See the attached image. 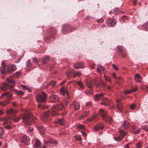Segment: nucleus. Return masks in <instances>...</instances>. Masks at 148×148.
I'll return each instance as SVG.
<instances>
[{"instance_id":"2f4dec72","label":"nucleus","mask_w":148,"mask_h":148,"mask_svg":"<svg viewBox=\"0 0 148 148\" xmlns=\"http://www.w3.org/2000/svg\"><path fill=\"white\" fill-rule=\"evenodd\" d=\"M56 83V81H51L50 82L49 84L47 85V87H50L51 85H52V86H54Z\"/></svg>"},{"instance_id":"69168bd1","label":"nucleus","mask_w":148,"mask_h":148,"mask_svg":"<svg viewBox=\"0 0 148 148\" xmlns=\"http://www.w3.org/2000/svg\"><path fill=\"white\" fill-rule=\"evenodd\" d=\"M113 67V68L116 70H118V69L117 68V66L114 65V64H112Z\"/></svg>"},{"instance_id":"4be33fe9","label":"nucleus","mask_w":148,"mask_h":148,"mask_svg":"<svg viewBox=\"0 0 148 148\" xmlns=\"http://www.w3.org/2000/svg\"><path fill=\"white\" fill-rule=\"evenodd\" d=\"M74 67L76 69L83 68V64L82 62H77L75 63Z\"/></svg>"},{"instance_id":"39448f33","label":"nucleus","mask_w":148,"mask_h":148,"mask_svg":"<svg viewBox=\"0 0 148 148\" xmlns=\"http://www.w3.org/2000/svg\"><path fill=\"white\" fill-rule=\"evenodd\" d=\"M16 66L13 64H10L9 66L5 65V62L3 61L1 66L0 67V71L2 74H7L11 71H14L16 69Z\"/></svg>"},{"instance_id":"f8f14e48","label":"nucleus","mask_w":148,"mask_h":148,"mask_svg":"<svg viewBox=\"0 0 148 148\" xmlns=\"http://www.w3.org/2000/svg\"><path fill=\"white\" fill-rule=\"evenodd\" d=\"M117 48L119 51L120 54L121 55L123 58L125 57L126 53V50L123 47L121 46L118 47Z\"/></svg>"},{"instance_id":"8fccbe9b","label":"nucleus","mask_w":148,"mask_h":148,"mask_svg":"<svg viewBox=\"0 0 148 148\" xmlns=\"http://www.w3.org/2000/svg\"><path fill=\"white\" fill-rule=\"evenodd\" d=\"M141 146V142L138 143L136 145L137 148H140Z\"/></svg>"},{"instance_id":"ea45409f","label":"nucleus","mask_w":148,"mask_h":148,"mask_svg":"<svg viewBox=\"0 0 148 148\" xmlns=\"http://www.w3.org/2000/svg\"><path fill=\"white\" fill-rule=\"evenodd\" d=\"M50 98L51 99H57L58 98V96L55 95H50Z\"/></svg>"},{"instance_id":"864d4df0","label":"nucleus","mask_w":148,"mask_h":148,"mask_svg":"<svg viewBox=\"0 0 148 148\" xmlns=\"http://www.w3.org/2000/svg\"><path fill=\"white\" fill-rule=\"evenodd\" d=\"M21 86L23 88V89L25 90H30V89H29L26 86L21 85Z\"/></svg>"},{"instance_id":"f3484780","label":"nucleus","mask_w":148,"mask_h":148,"mask_svg":"<svg viewBox=\"0 0 148 148\" xmlns=\"http://www.w3.org/2000/svg\"><path fill=\"white\" fill-rule=\"evenodd\" d=\"M104 126L102 123H99L97 124L94 127V129L95 131H96L100 129H102L104 128Z\"/></svg>"},{"instance_id":"f03ea898","label":"nucleus","mask_w":148,"mask_h":148,"mask_svg":"<svg viewBox=\"0 0 148 148\" xmlns=\"http://www.w3.org/2000/svg\"><path fill=\"white\" fill-rule=\"evenodd\" d=\"M6 80L7 82L4 83L3 86L0 87L2 91L6 90L9 88L11 91H14L17 95H23L24 93L23 92L14 88L15 82L12 77L10 76L7 78Z\"/></svg>"},{"instance_id":"4468645a","label":"nucleus","mask_w":148,"mask_h":148,"mask_svg":"<svg viewBox=\"0 0 148 148\" xmlns=\"http://www.w3.org/2000/svg\"><path fill=\"white\" fill-rule=\"evenodd\" d=\"M5 97L7 98L8 100L12 98V95L11 94L8 92H5L3 93L0 97Z\"/></svg>"},{"instance_id":"e433bc0d","label":"nucleus","mask_w":148,"mask_h":148,"mask_svg":"<svg viewBox=\"0 0 148 148\" xmlns=\"http://www.w3.org/2000/svg\"><path fill=\"white\" fill-rule=\"evenodd\" d=\"M95 84L96 85H97L98 86H100V84H101L102 86H106V83H104L101 80H100L99 82V84H97L96 82H95Z\"/></svg>"},{"instance_id":"393cba45","label":"nucleus","mask_w":148,"mask_h":148,"mask_svg":"<svg viewBox=\"0 0 148 148\" xmlns=\"http://www.w3.org/2000/svg\"><path fill=\"white\" fill-rule=\"evenodd\" d=\"M105 68L104 66H102L100 64L98 65L97 67V71L98 73H99L101 71H104Z\"/></svg>"},{"instance_id":"680f3d73","label":"nucleus","mask_w":148,"mask_h":148,"mask_svg":"<svg viewBox=\"0 0 148 148\" xmlns=\"http://www.w3.org/2000/svg\"><path fill=\"white\" fill-rule=\"evenodd\" d=\"M7 104L6 102H0V106H4Z\"/></svg>"},{"instance_id":"a211bd4d","label":"nucleus","mask_w":148,"mask_h":148,"mask_svg":"<svg viewBox=\"0 0 148 148\" xmlns=\"http://www.w3.org/2000/svg\"><path fill=\"white\" fill-rule=\"evenodd\" d=\"M60 93L61 94L64 95H65V94H66L68 97H69V95L68 94L66 89H65L64 86L61 88Z\"/></svg>"},{"instance_id":"473e14b6","label":"nucleus","mask_w":148,"mask_h":148,"mask_svg":"<svg viewBox=\"0 0 148 148\" xmlns=\"http://www.w3.org/2000/svg\"><path fill=\"white\" fill-rule=\"evenodd\" d=\"M143 28L145 31H148V21L145 23L143 25Z\"/></svg>"},{"instance_id":"6ab92c4d","label":"nucleus","mask_w":148,"mask_h":148,"mask_svg":"<svg viewBox=\"0 0 148 148\" xmlns=\"http://www.w3.org/2000/svg\"><path fill=\"white\" fill-rule=\"evenodd\" d=\"M45 143L47 145L54 146L57 144V142L56 141L51 140L45 142Z\"/></svg>"},{"instance_id":"9d476101","label":"nucleus","mask_w":148,"mask_h":148,"mask_svg":"<svg viewBox=\"0 0 148 148\" xmlns=\"http://www.w3.org/2000/svg\"><path fill=\"white\" fill-rule=\"evenodd\" d=\"M47 31L49 33L51 36L49 39L51 41H52L54 38V35L55 34L56 32V29L53 27H51L48 29Z\"/></svg>"},{"instance_id":"a19ab883","label":"nucleus","mask_w":148,"mask_h":148,"mask_svg":"<svg viewBox=\"0 0 148 148\" xmlns=\"http://www.w3.org/2000/svg\"><path fill=\"white\" fill-rule=\"evenodd\" d=\"M77 127L80 130H84L85 128L83 125H79L77 126Z\"/></svg>"},{"instance_id":"13d9d810","label":"nucleus","mask_w":148,"mask_h":148,"mask_svg":"<svg viewBox=\"0 0 148 148\" xmlns=\"http://www.w3.org/2000/svg\"><path fill=\"white\" fill-rule=\"evenodd\" d=\"M138 88L137 87H136L134 88L131 90L132 92H135L138 90Z\"/></svg>"},{"instance_id":"5fc2aeb1","label":"nucleus","mask_w":148,"mask_h":148,"mask_svg":"<svg viewBox=\"0 0 148 148\" xmlns=\"http://www.w3.org/2000/svg\"><path fill=\"white\" fill-rule=\"evenodd\" d=\"M104 21V19L102 18H101L100 19L97 20V23H101Z\"/></svg>"},{"instance_id":"4c0bfd02","label":"nucleus","mask_w":148,"mask_h":148,"mask_svg":"<svg viewBox=\"0 0 148 148\" xmlns=\"http://www.w3.org/2000/svg\"><path fill=\"white\" fill-rule=\"evenodd\" d=\"M27 66L30 67L31 66V63L30 60H28L26 62Z\"/></svg>"},{"instance_id":"052dcab7","label":"nucleus","mask_w":148,"mask_h":148,"mask_svg":"<svg viewBox=\"0 0 148 148\" xmlns=\"http://www.w3.org/2000/svg\"><path fill=\"white\" fill-rule=\"evenodd\" d=\"M132 92L131 90H127V91H125L124 92V93L125 94L127 95L128 94H130V93H131Z\"/></svg>"},{"instance_id":"9b49d317","label":"nucleus","mask_w":148,"mask_h":148,"mask_svg":"<svg viewBox=\"0 0 148 148\" xmlns=\"http://www.w3.org/2000/svg\"><path fill=\"white\" fill-rule=\"evenodd\" d=\"M119 132L120 133L119 136L114 138L115 140L116 141H118L122 140L126 134L123 130H119Z\"/></svg>"},{"instance_id":"49530a36","label":"nucleus","mask_w":148,"mask_h":148,"mask_svg":"<svg viewBox=\"0 0 148 148\" xmlns=\"http://www.w3.org/2000/svg\"><path fill=\"white\" fill-rule=\"evenodd\" d=\"M85 93L87 95L91 96L92 95V92L89 91L85 92Z\"/></svg>"},{"instance_id":"dca6fc26","label":"nucleus","mask_w":148,"mask_h":148,"mask_svg":"<svg viewBox=\"0 0 148 148\" xmlns=\"http://www.w3.org/2000/svg\"><path fill=\"white\" fill-rule=\"evenodd\" d=\"M107 22L108 25L111 27L114 26L116 24V21L110 18L108 19Z\"/></svg>"},{"instance_id":"20e7f679","label":"nucleus","mask_w":148,"mask_h":148,"mask_svg":"<svg viewBox=\"0 0 148 148\" xmlns=\"http://www.w3.org/2000/svg\"><path fill=\"white\" fill-rule=\"evenodd\" d=\"M21 117L23 122L25 124L29 125L31 124L33 120L32 115L29 110L22 109L21 110Z\"/></svg>"},{"instance_id":"aec40b11","label":"nucleus","mask_w":148,"mask_h":148,"mask_svg":"<svg viewBox=\"0 0 148 148\" xmlns=\"http://www.w3.org/2000/svg\"><path fill=\"white\" fill-rule=\"evenodd\" d=\"M134 80L137 82H139L142 81V77L139 74H136L135 75Z\"/></svg>"},{"instance_id":"b1692460","label":"nucleus","mask_w":148,"mask_h":148,"mask_svg":"<svg viewBox=\"0 0 148 148\" xmlns=\"http://www.w3.org/2000/svg\"><path fill=\"white\" fill-rule=\"evenodd\" d=\"M65 123V120L63 118L59 119L57 121H54V123H59L62 125H63Z\"/></svg>"},{"instance_id":"09e8293b","label":"nucleus","mask_w":148,"mask_h":148,"mask_svg":"<svg viewBox=\"0 0 148 148\" xmlns=\"http://www.w3.org/2000/svg\"><path fill=\"white\" fill-rule=\"evenodd\" d=\"M142 129L147 130L148 131V127L145 125L142 126L141 127Z\"/></svg>"},{"instance_id":"bb28decb","label":"nucleus","mask_w":148,"mask_h":148,"mask_svg":"<svg viewBox=\"0 0 148 148\" xmlns=\"http://www.w3.org/2000/svg\"><path fill=\"white\" fill-rule=\"evenodd\" d=\"M38 107L40 109H45L47 108V106H45V104L42 103L41 102V103L38 104Z\"/></svg>"},{"instance_id":"423d86ee","label":"nucleus","mask_w":148,"mask_h":148,"mask_svg":"<svg viewBox=\"0 0 148 148\" xmlns=\"http://www.w3.org/2000/svg\"><path fill=\"white\" fill-rule=\"evenodd\" d=\"M99 114L102 116V119L110 124L112 121V118L108 115L106 111L102 109L99 110Z\"/></svg>"},{"instance_id":"a878e982","label":"nucleus","mask_w":148,"mask_h":148,"mask_svg":"<svg viewBox=\"0 0 148 148\" xmlns=\"http://www.w3.org/2000/svg\"><path fill=\"white\" fill-rule=\"evenodd\" d=\"M49 57L48 56H45L42 59V63L43 64H45L49 60Z\"/></svg>"},{"instance_id":"f704fd0d","label":"nucleus","mask_w":148,"mask_h":148,"mask_svg":"<svg viewBox=\"0 0 148 148\" xmlns=\"http://www.w3.org/2000/svg\"><path fill=\"white\" fill-rule=\"evenodd\" d=\"M81 75V73L79 71H77L76 73L75 72L74 75H73V76L74 78L76 77H78L80 76Z\"/></svg>"},{"instance_id":"37998d69","label":"nucleus","mask_w":148,"mask_h":148,"mask_svg":"<svg viewBox=\"0 0 148 148\" xmlns=\"http://www.w3.org/2000/svg\"><path fill=\"white\" fill-rule=\"evenodd\" d=\"M136 106L134 103H132L131 105H130V108L132 110H134L136 107Z\"/></svg>"},{"instance_id":"6e6d98bb","label":"nucleus","mask_w":148,"mask_h":148,"mask_svg":"<svg viewBox=\"0 0 148 148\" xmlns=\"http://www.w3.org/2000/svg\"><path fill=\"white\" fill-rule=\"evenodd\" d=\"M13 106L14 107H17V106H21V104H19V105L17 104L16 102H13Z\"/></svg>"},{"instance_id":"4d7b16f0","label":"nucleus","mask_w":148,"mask_h":148,"mask_svg":"<svg viewBox=\"0 0 148 148\" xmlns=\"http://www.w3.org/2000/svg\"><path fill=\"white\" fill-rule=\"evenodd\" d=\"M140 132V130L139 129H136V130L135 131V132H134V134H138Z\"/></svg>"},{"instance_id":"a18cd8bd","label":"nucleus","mask_w":148,"mask_h":148,"mask_svg":"<svg viewBox=\"0 0 148 148\" xmlns=\"http://www.w3.org/2000/svg\"><path fill=\"white\" fill-rule=\"evenodd\" d=\"M4 127L7 130H10L12 128L11 126L9 125H7L5 126H4Z\"/></svg>"},{"instance_id":"de8ad7c7","label":"nucleus","mask_w":148,"mask_h":148,"mask_svg":"<svg viewBox=\"0 0 148 148\" xmlns=\"http://www.w3.org/2000/svg\"><path fill=\"white\" fill-rule=\"evenodd\" d=\"M3 134V128L0 127V136H2Z\"/></svg>"},{"instance_id":"c03bdc74","label":"nucleus","mask_w":148,"mask_h":148,"mask_svg":"<svg viewBox=\"0 0 148 148\" xmlns=\"http://www.w3.org/2000/svg\"><path fill=\"white\" fill-rule=\"evenodd\" d=\"M21 74V71H18L14 75V77H18Z\"/></svg>"},{"instance_id":"1a4fd4ad","label":"nucleus","mask_w":148,"mask_h":148,"mask_svg":"<svg viewBox=\"0 0 148 148\" xmlns=\"http://www.w3.org/2000/svg\"><path fill=\"white\" fill-rule=\"evenodd\" d=\"M74 30L69 25L67 24L64 25L62 27V32L64 34H66L68 33L70 31H73Z\"/></svg>"},{"instance_id":"0e129e2a","label":"nucleus","mask_w":148,"mask_h":148,"mask_svg":"<svg viewBox=\"0 0 148 148\" xmlns=\"http://www.w3.org/2000/svg\"><path fill=\"white\" fill-rule=\"evenodd\" d=\"M76 139L77 140L80 141L82 140V139L80 136H78L76 137Z\"/></svg>"},{"instance_id":"e2e57ef3","label":"nucleus","mask_w":148,"mask_h":148,"mask_svg":"<svg viewBox=\"0 0 148 148\" xmlns=\"http://www.w3.org/2000/svg\"><path fill=\"white\" fill-rule=\"evenodd\" d=\"M33 62L34 63L37 64V60L36 58H34L33 59Z\"/></svg>"},{"instance_id":"72a5a7b5","label":"nucleus","mask_w":148,"mask_h":148,"mask_svg":"<svg viewBox=\"0 0 148 148\" xmlns=\"http://www.w3.org/2000/svg\"><path fill=\"white\" fill-rule=\"evenodd\" d=\"M89 113H90V112L89 111L84 112L83 113H82L81 114V119H82V118H83V117L86 116L88 115L89 114Z\"/></svg>"},{"instance_id":"ddd939ff","label":"nucleus","mask_w":148,"mask_h":148,"mask_svg":"<svg viewBox=\"0 0 148 148\" xmlns=\"http://www.w3.org/2000/svg\"><path fill=\"white\" fill-rule=\"evenodd\" d=\"M22 141L25 145H28L30 142L29 138L26 136H24L22 137Z\"/></svg>"},{"instance_id":"c85d7f7f","label":"nucleus","mask_w":148,"mask_h":148,"mask_svg":"<svg viewBox=\"0 0 148 148\" xmlns=\"http://www.w3.org/2000/svg\"><path fill=\"white\" fill-rule=\"evenodd\" d=\"M86 84L88 87L90 88V89H91V88L92 87V83L91 81L88 80L86 81Z\"/></svg>"},{"instance_id":"3c124183","label":"nucleus","mask_w":148,"mask_h":148,"mask_svg":"<svg viewBox=\"0 0 148 148\" xmlns=\"http://www.w3.org/2000/svg\"><path fill=\"white\" fill-rule=\"evenodd\" d=\"M104 77L105 79L108 81H109V82H111V80L110 79V78L109 77H107L105 76V75H104Z\"/></svg>"},{"instance_id":"7ed1b4c3","label":"nucleus","mask_w":148,"mask_h":148,"mask_svg":"<svg viewBox=\"0 0 148 148\" xmlns=\"http://www.w3.org/2000/svg\"><path fill=\"white\" fill-rule=\"evenodd\" d=\"M18 111L14 109L11 108L6 110L7 116L4 117L3 119L0 117V121H3V124L4 125L8 123L9 119L13 120L15 122H18L20 118L19 116L16 117V113Z\"/></svg>"},{"instance_id":"f257e3e1","label":"nucleus","mask_w":148,"mask_h":148,"mask_svg":"<svg viewBox=\"0 0 148 148\" xmlns=\"http://www.w3.org/2000/svg\"><path fill=\"white\" fill-rule=\"evenodd\" d=\"M63 109V106L61 104L54 106L49 111H46L43 112L42 117L41 118V120L44 123H47L51 120L49 118L50 113L52 116H56L58 115V113L57 111H59V110H62Z\"/></svg>"},{"instance_id":"cd10ccee","label":"nucleus","mask_w":148,"mask_h":148,"mask_svg":"<svg viewBox=\"0 0 148 148\" xmlns=\"http://www.w3.org/2000/svg\"><path fill=\"white\" fill-rule=\"evenodd\" d=\"M75 72L74 70L72 69L71 70L69 71L68 73L66 72V73L67 76V77H69L70 75H71V74H73L74 75Z\"/></svg>"},{"instance_id":"412c9836","label":"nucleus","mask_w":148,"mask_h":148,"mask_svg":"<svg viewBox=\"0 0 148 148\" xmlns=\"http://www.w3.org/2000/svg\"><path fill=\"white\" fill-rule=\"evenodd\" d=\"M130 125V124L127 121H125L123 124L121 125V126L123 127L124 130H126L129 127Z\"/></svg>"},{"instance_id":"c9c22d12","label":"nucleus","mask_w":148,"mask_h":148,"mask_svg":"<svg viewBox=\"0 0 148 148\" xmlns=\"http://www.w3.org/2000/svg\"><path fill=\"white\" fill-rule=\"evenodd\" d=\"M76 84H78L82 89H83L84 86L83 84L80 81H79L78 82H76Z\"/></svg>"},{"instance_id":"7c9ffc66","label":"nucleus","mask_w":148,"mask_h":148,"mask_svg":"<svg viewBox=\"0 0 148 148\" xmlns=\"http://www.w3.org/2000/svg\"><path fill=\"white\" fill-rule=\"evenodd\" d=\"M73 105L75 106V110H77L79 108L80 106L78 102H73Z\"/></svg>"},{"instance_id":"c756f323","label":"nucleus","mask_w":148,"mask_h":148,"mask_svg":"<svg viewBox=\"0 0 148 148\" xmlns=\"http://www.w3.org/2000/svg\"><path fill=\"white\" fill-rule=\"evenodd\" d=\"M40 144V141L38 140H36L35 143V144L34 146V148H37L38 147H39Z\"/></svg>"},{"instance_id":"58836bf2","label":"nucleus","mask_w":148,"mask_h":148,"mask_svg":"<svg viewBox=\"0 0 148 148\" xmlns=\"http://www.w3.org/2000/svg\"><path fill=\"white\" fill-rule=\"evenodd\" d=\"M136 130V127L135 126H133L131 127L130 131L132 133H134Z\"/></svg>"},{"instance_id":"79ce46f5","label":"nucleus","mask_w":148,"mask_h":148,"mask_svg":"<svg viewBox=\"0 0 148 148\" xmlns=\"http://www.w3.org/2000/svg\"><path fill=\"white\" fill-rule=\"evenodd\" d=\"M97 117V116L95 115H93L90 118H89L88 120L90 121H92L94 119H95Z\"/></svg>"},{"instance_id":"5701e85b","label":"nucleus","mask_w":148,"mask_h":148,"mask_svg":"<svg viewBox=\"0 0 148 148\" xmlns=\"http://www.w3.org/2000/svg\"><path fill=\"white\" fill-rule=\"evenodd\" d=\"M103 96V93H100L96 95L94 97V98L95 101H98L101 99Z\"/></svg>"},{"instance_id":"6e6552de","label":"nucleus","mask_w":148,"mask_h":148,"mask_svg":"<svg viewBox=\"0 0 148 148\" xmlns=\"http://www.w3.org/2000/svg\"><path fill=\"white\" fill-rule=\"evenodd\" d=\"M74 30L69 25L67 24L64 25L62 27V32L64 34H66L68 33L70 31H73Z\"/></svg>"},{"instance_id":"0eeeda50","label":"nucleus","mask_w":148,"mask_h":148,"mask_svg":"<svg viewBox=\"0 0 148 148\" xmlns=\"http://www.w3.org/2000/svg\"><path fill=\"white\" fill-rule=\"evenodd\" d=\"M47 97V95L43 92H42L40 94L37 95L36 99L37 102H44L46 101Z\"/></svg>"},{"instance_id":"bf43d9fd","label":"nucleus","mask_w":148,"mask_h":148,"mask_svg":"<svg viewBox=\"0 0 148 148\" xmlns=\"http://www.w3.org/2000/svg\"><path fill=\"white\" fill-rule=\"evenodd\" d=\"M116 106L118 109L119 110H121L122 109V107L119 104H117Z\"/></svg>"},{"instance_id":"2eb2a0df","label":"nucleus","mask_w":148,"mask_h":148,"mask_svg":"<svg viewBox=\"0 0 148 148\" xmlns=\"http://www.w3.org/2000/svg\"><path fill=\"white\" fill-rule=\"evenodd\" d=\"M40 134L43 137L45 136V128L42 126H39L37 127Z\"/></svg>"},{"instance_id":"774afa93","label":"nucleus","mask_w":148,"mask_h":148,"mask_svg":"<svg viewBox=\"0 0 148 148\" xmlns=\"http://www.w3.org/2000/svg\"><path fill=\"white\" fill-rule=\"evenodd\" d=\"M129 144H127L124 146L125 148H129Z\"/></svg>"},{"instance_id":"338daca9","label":"nucleus","mask_w":148,"mask_h":148,"mask_svg":"<svg viewBox=\"0 0 148 148\" xmlns=\"http://www.w3.org/2000/svg\"><path fill=\"white\" fill-rule=\"evenodd\" d=\"M81 132L82 134V135L83 136H86V133L85 132L82 131H81Z\"/></svg>"},{"instance_id":"603ef678","label":"nucleus","mask_w":148,"mask_h":148,"mask_svg":"<svg viewBox=\"0 0 148 148\" xmlns=\"http://www.w3.org/2000/svg\"><path fill=\"white\" fill-rule=\"evenodd\" d=\"M101 104L106 106H108L110 105L109 102H101Z\"/></svg>"}]
</instances>
